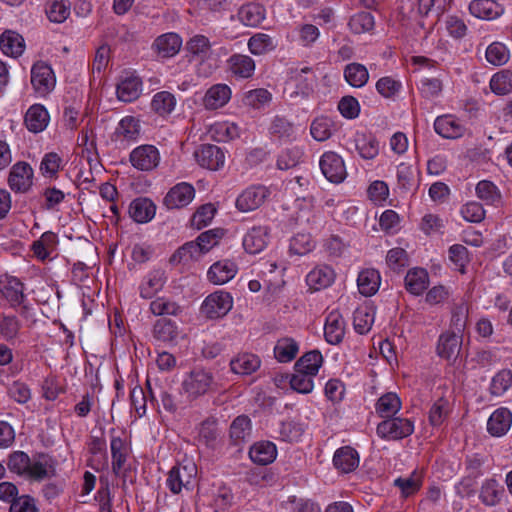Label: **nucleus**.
I'll return each mask as SVG.
<instances>
[{
    "mask_svg": "<svg viewBox=\"0 0 512 512\" xmlns=\"http://www.w3.org/2000/svg\"><path fill=\"white\" fill-rule=\"evenodd\" d=\"M394 485L401 491L403 497H409L418 492L422 486V477L414 471L408 477H398L394 480Z\"/></svg>",
    "mask_w": 512,
    "mask_h": 512,
    "instance_id": "nucleus-52",
    "label": "nucleus"
},
{
    "mask_svg": "<svg viewBox=\"0 0 512 512\" xmlns=\"http://www.w3.org/2000/svg\"><path fill=\"white\" fill-rule=\"evenodd\" d=\"M476 194L486 204L497 205L501 201L498 188L488 180H482L476 185Z\"/></svg>",
    "mask_w": 512,
    "mask_h": 512,
    "instance_id": "nucleus-53",
    "label": "nucleus"
},
{
    "mask_svg": "<svg viewBox=\"0 0 512 512\" xmlns=\"http://www.w3.org/2000/svg\"><path fill=\"white\" fill-rule=\"evenodd\" d=\"M434 129L446 139H458L465 134V126L451 115H442L435 119Z\"/></svg>",
    "mask_w": 512,
    "mask_h": 512,
    "instance_id": "nucleus-13",
    "label": "nucleus"
},
{
    "mask_svg": "<svg viewBox=\"0 0 512 512\" xmlns=\"http://www.w3.org/2000/svg\"><path fill=\"white\" fill-rule=\"evenodd\" d=\"M401 408V400L396 393L382 395L376 403V411L382 418L394 416Z\"/></svg>",
    "mask_w": 512,
    "mask_h": 512,
    "instance_id": "nucleus-41",
    "label": "nucleus"
},
{
    "mask_svg": "<svg viewBox=\"0 0 512 512\" xmlns=\"http://www.w3.org/2000/svg\"><path fill=\"white\" fill-rule=\"evenodd\" d=\"M306 427L298 422L283 421L280 423L276 433L278 438L288 443H295L301 440L304 435Z\"/></svg>",
    "mask_w": 512,
    "mask_h": 512,
    "instance_id": "nucleus-38",
    "label": "nucleus"
},
{
    "mask_svg": "<svg viewBox=\"0 0 512 512\" xmlns=\"http://www.w3.org/2000/svg\"><path fill=\"white\" fill-rule=\"evenodd\" d=\"M272 99L271 93L263 88L250 90L245 93L243 102L245 105L259 109Z\"/></svg>",
    "mask_w": 512,
    "mask_h": 512,
    "instance_id": "nucleus-64",
    "label": "nucleus"
},
{
    "mask_svg": "<svg viewBox=\"0 0 512 512\" xmlns=\"http://www.w3.org/2000/svg\"><path fill=\"white\" fill-rule=\"evenodd\" d=\"M49 122V114L44 106L32 105L25 115V124L29 131L39 133L43 131Z\"/></svg>",
    "mask_w": 512,
    "mask_h": 512,
    "instance_id": "nucleus-25",
    "label": "nucleus"
},
{
    "mask_svg": "<svg viewBox=\"0 0 512 512\" xmlns=\"http://www.w3.org/2000/svg\"><path fill=\"white\" fill-rule=\"evenodd\" d=\"M231 72L241 78H250L255 71V62L248 55L234 54L228 60Z\"/></svg>",
    "mask_w": 512,
    "mask_h": 512,
    "instance_id": "nucleus-34",
    "label": "nucleus"
},
{
    "mask_svg": "<svg viewBox=\"0 0 512 512\" xmlns=\"http://www.w3.org/2000/svg\"><path fill=\"white\" fill-rule=\"evenodd\" d=\"M509 57V50L503 43L493 42L486 49V59L494 66L504 65Z\"/></svg>",
    "mask_w": 512,
    "mask_h": 512,
    "instance_id": "nucleus-56",
    "label": "nucleus"
},
{
    "mask_svg": "<svg viewBox=\"0 0 512 512\" xmlns=\"http://www.w3.org/2000/svg\"><path fill=\"white\" fill-rule=\"evenodd\" d=\"M129 214L138 223L148 222L155 215V205L147 198H137L131 202Z\"/></svg>",
    "mask_w": 512,
    "mask_h": 512,
    "instance_id": "nucleus-29",
    "label": "nucleus"
},
{
    "mask_svg": "<svg viewBox=\"0 0 512 512\" xmlns=\"http://www.w3.org/2000/svg\"><path fill=\"white\" fill-rule=\"evenodd\" d=\"M233 300L228 292L216 291L204 300L201 311L210 319L225 316L232 308Z\"/></svg>",
    "mask_w": 512,
    "mask_h": 512,
    "instance_id": "nucleus-4",
    "label": "nucleus"
},
{
    "mask_svg": "<svg viewBox=\"0 0 512 512\" xmlns=\"http://www.w3.org/2000/svg\"><path fill=\"white\" fill-rule=\"evenodd\" d=\"M501 490L498 488L497 481L494 479L486 480L480 492V499L486 506H495L500 501Z\"/></svg>",
    "mask_w": 512,
    "mask_h": 512,
    "instance_id": "nucleus-60",
    "label": "nucleus"
},
{
    "mask_svg": "<svg viewBox=\"0 0 512 512\" xmlns=\"http://www.w3.org/2000/svg\"><path fill=\"white\" fill-rule=\"evenodd\" d=\"M0 283L2 295L10 302L11 306H17L23 302L24 286L17 278L5 276V280H1Z\"/></svg>",
    "mask_w": 512,
    "mask_h": 512,
    "instance_id": "nucleus-27",
    "label": "nucleus"
},
{
    "mask_svg": "<svg viewBox=\"0 0 512 512\" xmlns=\"http://www.w3.org/2000/svg\"><path fill=\"white\" fill-rule=\"evenodd\" d=\"M269 131L280 140L291 141L295 138L293 123L283 116L273 118Z\"/></svg>",
    "mask_w": 512,
    "mask_h": 512,
    "instance_id": "nucleus-43",
    "label": "nucleus"
},
{
    "mask_svg": "<svg viewBox=\"0 0 512 512\" xmlns=\"http://www.w3.org/2000/svg\"><path fill=\"white\" fill-rule=\"evenodd\" d=\"M380 273L375 269L362 270L357 278L359 292L364 296L374 295L380 286Z\"/></svg>",
    "mask_w": 512,
    "mask_h": 512,
    "instance_id": "nucleus-30",
    "label": "nucleus"
},
{
    "mask_svg": "<svg viewBox=\"0 0 512 512\" xmlns=\"http://www.w3.org/2000/svg\"><path fill=\"white\" fill-rule=\"evenodd\" d=\"M323 363V357L320 351L312 350L303 354L295 363L296 374H277L274 378L275 384H303L305 379H299L298 376H315Z\"/></svg>",
    "mask_w": 512,
    "mask_h": 512,
    "instance_id": "nucleus-1",
    "label": "nucleus"
},
{
    "mask_svg": "<svg viewBox=\"0 0 512 512\" xmlns=\"http://www.w3.org/2000/svg\"><path fill=\"white\" fill-rule=\"evenodd\" d=\"M490 88L496 95L512 92V71L504 69L494 74L490 80Z\"/></svg>",
    "mask_w": 512,
    "mask_h": 512,
    "instance_id": "nucleus-47",
    "label": "nucleus"
},
{
    "mask_svg": "<svg viewBox=\"0 0 512 512\" xmlns=\"http://www.w3.org/2000/svg\"><path fill=\"white\" fill-rule=\"evenodd\" d=\"M237 273V266L230 260L214 263L207 272L208 280L215 285H223L230 281Z\"/></svg>",
    "mask_w": 512,
    "mask_h": 512,
    "instance_id": "nucleus-17",
    "label": "nucleus"
},
{
    "mask_svg": "<svg viewBox=\"0 0 512 512\" xmlns=\"http://www.w3.org/2000/svg\"><path fill=\"white\" fill-rule=\"evenodd\" d=\"M345 80L353 87H363L368 79L369 73L367 68L360 63H350L344 69Z\"/></svg>",
    "mask_w": 512,
    "mask_h": 512,
    "instance_id": "nucleus-42",
    "label": "nucleus"
},
{
    "mask_svg": "<svg viewBox=\"0 0 512 512\" xmlns=\"http://www.w3.org/2000/svg\"><path fill=\"white\" fill-rule=\"evenodd\" d=\"M197 163L206 169L217 171L224 166L225 154L223 150L213 144H202L194 152Z\"/></svg>",
    "mask_w": 512,
    "mask_h": 512,
    "instance_id": "nucleus-7",
    "label": "nucleus"
},
{
    "mask_svg": "<svg viewBox=\"0 0 512 512\" xmlns=\"http://www.w3.org/2000/svg\"><path fill=\"white\" fill-rule=\"evenodd\" d=\"M248 48L254 55H263L276 48V44L272 37L265 33H257L248 41Z\"/></svg>",
    "mask_w": 512,
    "mask_h": 512,
    "instance_id": "nucleus-49",
    "label": "nucleus"
},
{
    "mask_svg": "<svg viewBox=\"0 0 512 512\" xmlns=\"http://www.w3.org/2000/svg\"><path fill=\"white\" fill-rule=\"evenodd\" d=\"M299 351L298 343L292 338L279 339L274 347V356L278 362L292 361Z\"/></svg>",
    "mask_w": 512,
    "mask_h": 512,
    "instance_id": "nucleus-40",
    "label": "nucleus"
},
{
    "mask_svg": "<svg viewBox=\"0 0 512 512\" xmlns=\"http://www.w3.org/2000/svg\"><path fill=\"white\" fill-rule=\"evenodd\" d=\"M154 337L162 342H174L178 336L176 324L169 319H159L153 328Z\"/></svg>",
    "mask_w": 512,
    "mask_h": 512,
    "instance_id": "nucleus-45",
    "label": "nucleus"
},
{
    "mask_svg": "<svg viewBox=\"0 0 512 512\" xmlns=\"http://www.w3.org/2000/svg\"><path fill=\"white\" fill-rule=\"evenodd\" d=\"M462 336L446 331L439 336L437 354L446 360L456 359L461 351Z\"/></svg>",
    "mask_w": 512,
    "mask_h": 512,
    "instance_id": "nucleus-12",
    "label": "nucleus"
},
{
    "mask_svg": "<svg viewBox=\"0 0 512 512\" xmlns=\"http://www.w3.org/2000/svg\"><path fill=\"white\" fill-rule=\"evenodd\" d=\"M260 366V358L252 353L238 354L230 361L232 372L241 376L251 375L257 371Z\"/></svg>",
    "mask_w": 512,
    "mask_h": 512,
    "instance_id": "nucleus-21",
    "label": "nucleus"
},
{
    "mask_svg": "<svg viewBox=\"0 0 512 512\" xmlns=\"http://www.w3.org/2000/svg\"><path fill=\"white\" fill-rule=\"evenodd\" d=\"M512 424V413L507 408L495 410L487 421V431L494 437L505 435Z\"/></svg>",
    "mask_w": 512,
    "mask_h": 512,
    "instance_id": "nucleus-15",
    "label": "nucleus"
},
{
    "mask_svg": "<svg viewBox=\"0 0 512 512\" xmlns=\"http://www.w3.org/2000/svg\"><path fill=\"white\" fill-rule=\"evenodd\" d=\"M348 26L354 34L369 33L374 29L375 20L370 12H359L350 18Z\"/></svg>",
    "mask_w": 512,
    "mask_h": 512,
    "instance_id": "nucleus-46",
    "label": "nucleus"
},
{
    "mask_svg": "<svg viewBox=\"0 0 512 512\" xmlns=\"http://www.w3.org/2000/svg\"><path fill=\"white\" fill-rule=\"evenodd\" d=\"M414 431L411 420L399 417H390L377 425V435L382 439L399 440L410 436Z\"/></svg>",
    "mask_w": 512,
    "mask_h": 512,
    "instance_id": "nucleus-3",
    "label": "nucleus"
},
{
    "mask_svg": "<svg viewBox=\"0 0 512 512\" xmlns=\"http://www.w3.org/2000/svg\"><path fill=\"white\" fill-rule=\"evenodd\" d=\"M181 45L182 40L176 33L163 34L154 42V47L157 53L163 58H170L176 55L179 52Z\"/></svg>",
    "mask_w": 512,
    "mask_h": 512,
    "instance_id": "nucleus-26",
    "label": "nucleus"
},
{
    "mask_svg": "<svg viewBox=\"0 0 512 512\" xmlns=\"http://www.w3.org/2000/svg\"><path fill=\"white\" fill-rule=\"evenodd\" d=\"M429 278L425 269L414 268L405 276V287L413 295H420L428 287Z\"/></svg>",
    "mask_w": 512,
    "mask_h": 512,
    "instance_id": "nucleus-32",
    "label": "nucleus"
},
{
    "mask_svg": "<svg viewBox=\"0 0 512 512\" xmlns=\"http://www.w3.org/2000/svg\"><path fill=\"white\" fill-rule=\"evenodd\" d=\"M202 254L203 253L199 245L196 244V242L191 241L178 248L171 256L170 262L172 264H179L182 262L186 263L190 260L198 259Z\"/></svg>",
    "mask_w": 512,
    "mask_h": 512,
    "instance_id": "nucleus-51",
    "label": "nucleus"
},
{
    "mask_svg": "<svg viewBox=\"0 0 512 512\" xmlns=\"http://www.w3.org/2000/svg\"><path fill=\"white\" fill-rule=\"evenodd\" d=\"M302 156L303 152L299 147L288 148L278 156L277 167L280 170L294 168L300 163Z\"/></svg>",
    "mask_w": 512,
    "mask_h": 512,
    "instance_id": "nucleus-62",
    "label": "nucleus"
},
{
    "mask_svg": "<svg viewBox=\"0 0 512 512\" xmlns=\"http://www.w3.org/2000/svg\"><path fill=\"white\" fill-rule=\"evenodd\" d=\"M198 436L200 442L213 447L218 437L217 421L213 418L204 420L200 424Z\"/></svg>",
    "mask_w": 512,
    "mask_h": 512,
    "instance_id": "nucleus-61",
    "label": "nucleus"
},
{
    "mask_svg": "<svg viewBox=\"0 0 512 512\" xmlns=\"http://www.w3.org/2000/svg\"><path fill=\"white\" fill-rule=\"evenodd\" d=\"M129 160L140 171H152L160 162V153L153 145H141L132 150Z\"/></svg>",
    "mask_w": 512,
    "mask_h": 512,
    "instance_id": "nucleus-6",
    "label": "nucleus"
},
{
    "mask_svg": "<svg viewBox=\"0 0 512 512\" xmlns=\"http://www.w3.org/2000/svg\"><path fill=\"white\" fill-rule=\"evenodd\" d=\"M335 278V273L330 266L321 265L315 267L306 276V282L310 289L315 291L329 287Z\"/></svg>",
    "mask_w": 512,
    "mask_h": 512,
    "instance_id": "nucleus-20",
    "label": "nucleus"
},
{
    "mask_svg": "<svg viewBox=\"0 0 512 512\" xmlns=\"http://www.w3.org/2000/svg\"><path fill=\"white\" fill-rule=\"evenodd\" d=\"M277 455L275 444L272 442H259L254 444L249 451V456L254 463L267 465L274 461Z\"/></svg>",
    "mask_w": 512,
    "mask_h": 512,
    "instance_id": "nucleus-33",
    "label": "nucleus"
},
{
    "mask_svg": "<svg viewBox=\"0 0 512 512\" xmlns=\"http://www.w3.org/2000/svg\"><path fill=\"white\" fill-rule=\"evenodd\" d=\"M165 284V273L162 270H154L149 273L146 280L140 286V295L145 299L152 298Z\"/></svg>",
    "mask_w": 512,
    "mask_h": 512,
    "instance_id": "nucleus-37",
    "label": "nucleus"
},
{
    "mask_svg": "<svg viewBox=\"0 0 512 512\" xmlns=\"http://www.w3.org/2000/svg\"><path fill=\"white\" fill-rule=\"evenodd\" d=\"M51 462V459L45 455L39 456L37 460H30L29 468L25 477L35 481H42L54 475V467Z\"/></svg>",
    "mask_w": 512,
    "mask_h": 512,
    "instance_id": "nucleus-31",
    "label": "nucleus"
},
{
    "mask_svg": "<svg viewBox=\"0 0 512 512\" xmlns=\"http://www.w3.org/2000/svg\"><path fill=\"white\" fill-rule=\"evenodd\" d=\"M0 48L5 55L16 58L24 52V39L17 32L6 30L0 36Z\"/></svg>",
    "mask_w": 512,
    "mask_h": 512,
    "instance_id": "nucleus-24",
    "label": "nucleus"
},
{
    "mask_svg": "<svg viewBox=\"0 0 512 512\" xmlns=\"http://www.w3.org/2000/svg\"><path fill=\"white\" fill-rule=\"evenodd\" d=\"M33 169L26 162H18L13 165L8 182L10 188L15 192L24 193L32 186Z\"/></svg>",
    "mask_w": 512,
    "mask_h": 512,
    "instance_id": "nucleus-10",
    "label": "nucleus"
},
{
    "mask_svg": "<svg viewBox=\"0 0 512 512\" xmlns=\"http://www.w3.org/2000/svg\"><path fill=\"white\" fill-rule=\"evenodd\" d=\"M141 87L138 77H128L117 85V97L122 102H132L140 96Z\"/></svg>",
    "mask_w": 512,
    "mask_h": 512,
    "instance_id": "nucleus-35",
    "label": "nucleus"
},
{
    "mask_svg": "<svg viewBox=\"0 0 512 512\" xmlns=\"http://www.w3.org/2000/svg\"><path fill=\"white\" fill-rule=\"evenodd\" d=\"M231 98V89L226 84H216L210 87L203 99L207 109L223 107Z\"/></svg>",
    "mask_w": 512,
    "mask_h": 512,
    "instance_id": "nucleus-23",
    "label": "nucleus"
},
{
    "mask_svg": "<svg viewBox=\"0 0 512 512\" xmlns=\"http://www.w3.org/2000/svg\"><path fill=\"white\" fill-rule=\"evenodd\" d=\"M21 328V324L14 315H0V335L6 339H14Z\"/></svg>",
    "mask_w": 512,
    "mask_h": 512,
    "instance_id": "nucleus-63",
    "label": "nucleus"
},
{
    "mask_svg": "<svg viewBox=\"0 0 512 512\" xmlns=\"http://www.w3.org/2000/svg\"><path fill=\"white\" fill-rule=\"evenodd\" d=\"M314 80L315 76L310 67L295 68L290 71L288 84H294L297 87L296 94L308 96L313 90Z\"/></svg>",
    "mask_w": 512,
    "mask_h": 512,
    "instance_id": "nucleus-19",
    "label": "nucleus"
},
{
    "mask_svg": "<svg viewBox=\"0 0 512 512\" xmlns=\"http://www.w3.org/2000/svg\"><path fill=\"white\" fill-rule=\"evenodd\" d=\"M468 317V308L465 303L456 304L452 309L450 327L451 333H458L462 336Z\"/></svg>",
    "mask_w": 512,
    "mask_h": 512,
    "instance_id": "nucleus-59",
    "label": "nucleus"
},
{
    "mask_svg": "<svg viewBox=\"0 0 512 512\" xmlns=\"http://www.w3.org/2000/svg\"><path fill=\"white\" fill-rule=\"evenodd\" d=\"M333 464L343 473L352 472L359 465V454L350 446L340 447L334 453Z\"/></svg>",
    "mask_w": 512,
    "mask_h": 512,
    "instance_id": "nucleus-18",
    "label": "nucleus"
},
{
    "mask_svg": "<svg viewBox=\"0 0 512 512\" xmlns=\"http://www.w3.org/2000/svg\"><path fill=\"white\" fill-rule=\"evenodd\" d=\"M230 438L234 444L249 441L252 435V423L247 415L237 416L230 425Z\"/></svg>",
    "mask_w": 512,
    "mask_h": 512,
    "instance_id": "nucleus-28",
    "label": "nucleus"
},
{
    "mask_svg": "<svg viewBox=\"0 0 512 512\" xmlns=\"http://www.w3.org/2000/svg\"><path fill=\"white\" fill-rule=\"evenodd\" d=\"M319 165L323 175L331 183L339 184L347 176L344 161L335 152H325L320 158Z\"/></svg>",
    "mask_w": 512,
    "mask_h": 512,
    "instance_id": "nucleus-5",
    "label": "nucleus"
},
{
    "mask_svg": "<svg viewBox=\"0 0 512 512\" xmlns=\"http://www.w3.org/2000/svg\"><path fill=\"white\" fill-rule=\"evenodd\" d=\"M176 98L168 91H161L153 96L151 102L152 110L159 116L165 117L175 109Z\"/></svg>",
    "mask_w": 512,
    "mask_h": 512,
    "instance_id": "nucleus-39",
    "label": "nucleus"
},
{
    "mask_svg": "<svg viewBox=\"0 0 512 512\" xmlns=\"http://www.w3.org/2000/svg\"><path fill=\"white\" fill-rule=\"evenodd\" d=\"M115 134L125 141H134L140 134L139 120L132 116L124 117L116 128Z\"/></svg>",
    "mask_w": 512,
    "mask_h": 512,
    "instance_id": "nucleus-48",
    "label": "nucleus"
},
{
    "mask_svg": "<svg viewBox=\"0 0 512 512\" xmlns=\"http://www.w3.org/2000/svg\"><path fill=\"white\" fill-rule=\"evenodd\" d=\"M194 197V187L190 183L180 182L168 191L163 202L168 209H180L190 204Z\"/></svg>",
    "mask_w": 512,
    "mask_h": 512,
    "instance_id": "nucleus-9",
    "label": "nucleus"
},
{
    "mask_svg": "<svg viewBox=\"0 0 512 512\" xmlns=\"http://www.w3.org/2000/svg\"><path fill=\"white\" fill-rule=\"evenodd\" d=\"M152 386H134L130 392L131 403L137 414L142 416L146 412L148 397L153 399Z\"/></svg>",
    "mask_w": 512,
    "mask_h": 512,
    "instance_id": "nucleus-50",
    "label": "nucleus"
},
{
    "mask_svg": "<svg viewBox=\"0 0 512 512\" xmlns=\"http://www.w3.org/2000/svg\"><path fill=\"white\" fill-rule=\"evenodd\" d=\"M333 121L328 117L316 118L310 127L312 137L319 142L329 139L332 135Z\"/></svg>",
    "mask_w": 512,
    "mask_h": 512,
    "instance_id": "nucleus-55",
    "label": "nucleus"
},
{
    "mask_svg": "<svg viewBox=\"0 0 512 512\" xmlns=\"http://www.w3.org/2000/svg\"><path fill=\"white\" fill-rule=\"evenodd\" d=\"M374 322V314L367 307L357 308L353 315V325L356 332L365 334L370 331Z\"/></svg>",
    "mask_w": 512,
    "mask_h": 512,
    "instance_id": "nucleus-58",
    "label": "nucleus"
},
{
    "mask_svg": "<svg viewBox=\"0 0 512 512\" xmlns=\"http://www.w3.org/2000/svg\"><path fill=\"white\" fill-rule=\"evenodd\" d=\"M268 191L263 186H252L244 190L236 199V207L241 212L259 208L265 201Z\"/></svg>",
    "mask_w": 512,
    "mask_h": 512,
    "instance_id": "nucleus-11",
    "label": "nucleus"
},
{
    "mask_svg": "<svg viewBox=\"0 0 512 512\" xmlns=\"http://www.w3.org/2000/svg\"><path fill=\"white\" fill-rule=\"evenodd\" d=\"M345 334V323L342 315L338 311H332L326 318L324 327V336L328 343L339 344Z\"/></svg>",
    "mask_w": 512,
    "mask_h": 512,
    "instance_id": "nucleus-16",
    "label": "nucleus"
},
{
    "mask_svg": "<svg viewBox=\"0 0 512 512\" xmlns=\"http://www.w3.org/2000/svg\"><path fill=\"white\" fill-rule=\"evenodd\" d=\"M238 18L244 25L256 27L264 20L265 9L259 4L249 3L240 8Z\"/></svg>",
    "mask_w": 512,
    "mask_h": 512,
    "instance_id": "nucleus-36",
    "label": "nucleus"
},
{
    "mask_svg": "<svg viewBox=\"0 0 512 512\" xmlns=\"http://www.w3.org/2000/svg\"><path fill=\"white\" fill-rule=\"evenodd\" d=\"M269 228L255 226L251 228L243 238V247L250 254L260 253L268 244Z\"/></svg>",
    "mask_w": 512,
    "mask_h": 512,
    "instance_id": "nucleus-14",
    "label": "nucleus"
},
{
    "mask_svg": "<svg viewBox=\"0 0 512 512\" xmlns=\"http://www.w3.org/2000/svg\"><path fill=\"white\" fill-rule=\"evenodd\" d=\"M469 11L479 19L493 20L503 13V8L494 0H473Z\"/></svg>",
    "mask_w": 512,
    "mask_h": 512,
    "instance_id": "nucleus-22",
    "label": "nucleus"
},
{
    "mask_svg": "<svg viewBox=\"0 0 512 512\" xmlns=\"http://www.w3.org/2000/svg\"><path fill=\"white\" fill-rule=\"evenodd\" d=\"M30 457L23 451H14L8 457V469L20 476H26L30 464Z\"/></svg>",
    "mask_w": 512,
    "mask_h": 512,
    "instance_id": "nucleus-57",
    "label": "nucleus"
},
{
    "mask_svg": "<svg viewBox=\"0 0 512 512\" xmlns=\"http://www.w3.org/2000/svg\"><path fill=\"white\" fill-rule=\"evenodd\" d=\"M56 83L52 68L45 62H37L31 69V84L34 89L44 95L50 92Z\"/></svg>",
    "mask_w": 512,
    "mask_h": 512,
    "instance_id": "nucleus-8",
    "label": "nucleus"
},
{
    "mask_svg": "<svg viewBox=\"0 0 512 512\" xmlns=\"http://www.w3.org/2000/svg\"><path fill=\"white\" fill-rule=\"evenodd\" d=\"M112 470L118 475L126 462L127 450L124 441L119 437L111 440Z\"/></svg>",
    "mask_w": 512,
    "mask_h": 512,
    "instance_id": "nucleus-54",
    "label": "nucleus"
},
{
    "mask_svg": "<svg viewBox=\"0 0 512 512\" xmlns=\"http://www.w3.org/2000/svg\"><path fill=\"white\" fill-rule=\"evenodd\" d=\"M46 15L51 22L63 23L70 15L68 0H51L46 4Z\"/></svg>",
    "mask_w": 512,
    "mask_h": 512,
    "instance_id": "nucleus-44",
    "label": "nucleus"
},
{
    "mask_svg": "<svg viewBox=\"0 0 512 512\" xmlns=\"http://www.w3.org/2000/svg\"><path fill=\"white\" fill-rule=\"evenodd\" d=\"M197 466L192 461L177 464L172 467L166 479V485L173 494L182 490L191 491L196 485Z\"/></svg>",
    "mask_w": 512,
    "mask_h": 512,
    "instance_id": "nucleus-2",
    "label": "nucleus"
}]
</instances>
